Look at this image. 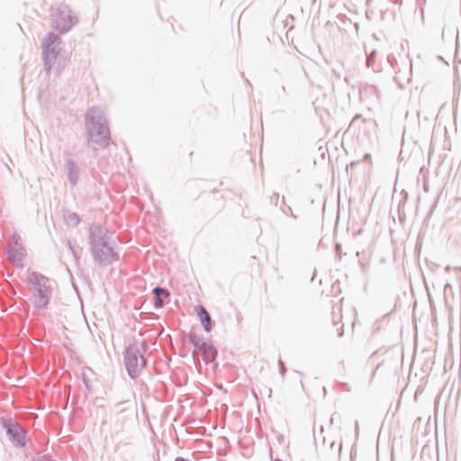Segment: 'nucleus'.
<instances>
[{
	"label": "nucleus",
	"mask_w": 461,
	"mask_h": 461,
	"mask_svg": "<svg viewBox=\"0 0 461 461\" xmlns=\"http://www.w3.org/2000/svg\"><path fill=\"white\" fill-rule=\"evenodd\" d=\"M32 291L35 306L38 308L46 307L51 294L50 280L42 276H34Z\"/></svg>",
	"instance_id": "f257e3e1"
},
{
	"label": "nucleus",
	"mask_w": 461,
	"mask_h": 461,
	"mask_svg": "<svg viewBox=\"0 0 461 461\" xmlns=\"http://www.w3.org/2000/svg\"><path fill=\"white\" fill-rule=\"evenodd\" d=\"M51 15L54 27L60 33L70 30L75 23L69 8L66 5L53 8Z\"/></svg>",
	"instance_id": "f03ea898"
},
{
	"label": "nucleus",
	"mask_w": 461,
	"mask_h": 461,
	"mask_svg": "<svg viewBox=\"0 0 461 461\" xmlns=\"http://www.w3.org/2000/svg\"><path fill=\"white\" fill-rule=\"evenodd\" d=\"M125 362L127 370L131 377H135L139 371L145 366L144 357L131 350L127 351Z\"/></svg>",
	"instance_id": "7ed1b4c3"
},
{
	"label": "nucleus",
	"mask_w": 461,
	"mask_h": 461,
	"mask_svg": "<svg viewBox=\"0 0 461 461\" xmlns=\"http://www.w3.org/2000/svg\"><path fill=\"white\" fill-rule=\"evenodd\" d=\"M8 255L13 262L20 263L24 257V249L18 241H15L9 247Z\"/></svg>",
	"instance_id": "20e7f679"
},
{
	"label": "nucleus",
	"mask_w": 461,
	"mask_h": 461,
	"mask_svg": "<svg viewBox=\"0 0 461 461\" xmlns=\"http://www.w3.org/2000/svg\"><path fill=\"white\" fill-rule=\"evenodd\" d=\"M197 353L202 354L203 357L207 362L213 361L217 355L215 348L206 343H203L201 346L197 347Z\"/></svg>",
	"instance_id": "39448f33"
},
{
	"label": "nucleus",
	"mask_w": 461,
	"mask_h": 461,
	"mask_svg": "<svg viewBox=\"0 0 461 461\" xmlns=\"http://www.w3.org/2000/svg\"><path fill=\"white\" fill-rule=\"evenodd\" d=\"M197 315L201 321L202 325L203 326L206 331H211L212 330V321L209 313L205 310V308L202 305L196 308Z\"/></svg>",
	"instance_id": "423d86ee"
},
{
	"label": "nucleus",
	"mask_w": 461,
	"mask_h": 461,
	"mask_svg": "<svg viewBox=\"0 0 461 461\" xmlns=\"http://www.w3.org/2000/svg\"><path fill=\"white\" fill-rule=\"evenodd\" d=\"M153 292L156 295L155 306L158 308L162 307L163 298H167L169 296V293L162 288H155Z\"/></svg>",
	"instance_id": "0eeeda50"
},
{
	"label": "nucleus",
	"mask_w": 461,
	"mask_h": 461,
	"mask_svg": "<svg viewBox=\"0 0 461 461\" xmlns=\"http://www.w3.org/2000/svg\"><path fill=\"white\" fill-rule=\"evenodd\" d=\"M59 41V37L53 33H50L44 41L45 51L49 50L50 47Z\"/></svg>",
	"instance_id": "6e6552de"
},
{
	"label": "nucleus",
	"mask_w": 461,
	"mask_h": 461,
	"mask_svg": "<svg viewBox=\"0 0 461 461\" xmlns=\"http://www.w3.org/2000/svg\"><path fill=\"white\" fill-rule=\"evenodd\" d=\"M370 158H371V156H370L369 154H366V155L365 156V158H364V159H365V160H366V161H367V160H370Z\"/></svg>",
	"instance_id": "1a4fd4ad"
},
{
	"label": "nucleus",
	"mask_w": 461,
	"mask_h": 461,
	"mask_svg": "<svg viewBox=\"0 0 461 461\" xmlns=\"http://www.w3.org/2000/svg\"><path fill=\"white\" fill-rule=\"evenodd\" d=\"M36 461H49V460L46 458L41 457V458H38Z\"/></svg>",
	"instance_id": "9d476101"
}]
</instances>
